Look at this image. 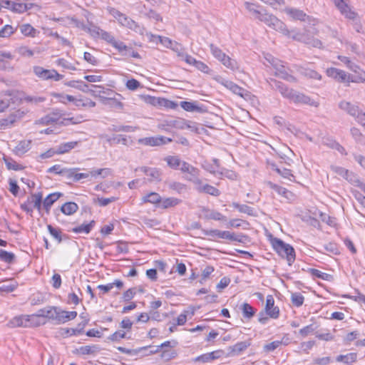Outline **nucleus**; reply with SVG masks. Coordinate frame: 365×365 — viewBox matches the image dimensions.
<instances>
[{"label":"nucleus","instance_id":"nucleus-1","mask_svg":"<svg viewBox=\"0 0 365 365\" xmlns=\"http://www.w3.org/2000/svg\"><path fill=\"white\" fill-rule=\"evenodd\" d=\"M272 82L273 84H272V86L273 88L279 91L283 97L288 98L294 103L306 104L314 107L318 106V103L308 96L294 91L292 88H288L285 84L280 81L273 80Z\"/></svg>","mask_w":365,"mask_h":365},{"label":"nucleus","instance_id":"nucleus-2","mask_svg":"<svg viewBox=\"0 0 365 365\" xmlns=\"http://www.w3.org/2000/svg\"><path fill=\"white\" fill-rule=\"evenodd\" d=\"M109 14L116 19L120 25L126 27L140 35L144 34V28L140 26L131 18L126 14L121 13L120 11L115 8L108 9Z\"/></svg>","mask_w":365,"mask_h":365},{"label":"nucleus","instance_id":"nucleus-3","mask_svg":"<svg viewBox=\"0 0 365 365\" xmlns=\"http://www.w3.org/2000/svg\"><path fill=\"white\" fill-rule=\"evenodd\" d=\"M265 59L274 67L275 69V76L282 78L289 82H296L297 78L291 75L289 73L291 70L288 68L284 63L278 59L274 58L271 54H267L265 56Z\"/></svg>","mask_w":365,"mask_h":365},{"label":"nucleus","instance_id":"nucleus-4","mask_svg":"<svg viewBox=\"0 0 365 365\" xmlns=\"http://www.w3.org/2000/svg\"><path fill=\"white\" fill-rule=\"evenodd\" d=\"M271 243L273 249L279 256L285 257L288 264L291 266L295 260V251L292 246L276 237L271 240Z\"/></svg>","mask_w":365,"mask_h":365},{"label":"nucleus","instance_id":"nucleus-5","mask_svg":"<svg viewBox=\"0 0 365 365\" xmlns=\"http://www.w3.org/2000/svg\"><path fill=\"white\" fill-rule=\"evenodd\" d=\"M257 19L273 29L282 33L284 35H288L289 34L284 22L278 19L274 15L266 13L265 11H262Z\"/></svg>","mask_w":365,"mask_h":365},{"label":"nucleus","instance_id":"nucleus-6","mask_svg":"<svg viewBox=\"0 0 365 365\" xmlns=\"http://www.w3.org/2000/svg\"><path fill=\"white\" fill-rule=\"evenodd\" d=\"M210 51L213 56L220 61L227 68L235 71L239 68L237 62L227 56L219 47L211 43L210 45Z\"/></svg>","mask_w":365,"mask_h":365},{"label":"nucleus","instance_id":"nucleus-7","mask_svg":"<svg viewBox=\"0 0 365 365\" xmlns=\"http://www.w3.org/2000/svg\"><path fill=\"white\" fill-rule=\"evenodd\" d=\"M202 232L206 236L217 237L220 239H225L229 240L230 241L239 242H242V238L245 237L243 235H236L229 231H222L216 229L203 230Z\"/></svg>","mask_w":365,"mask_h":365},{"label":"nucleus","instance_id":"nucleus-8","mask_svg":"<svg viewBox=\"0 0 365 365\" xmlns=\"http://www.w3.org/2000/svg\"><path fill=\"white\" fill-rule=\"evenodd\" d=\"M34 72L36 76L42 80H53L55 81H58L63 77V75L59 74L54 69H45L41 66H34Z\"/></svg>","mask_w":365,"mask_h":365},{"label":"nucleus","instance_id":"nucleus-9","mask_svg":"<svg viewBox=\"0 0 365 365\" xmlns=\"http://www.w3.org/2000/svg\"><path fill=\"white\" fill-rule=\"evenodd\" d=\"M327 75L334 79L336 81L345 83L349 86V73L346 71L336 68H329L326 71Z\"/></svg>","mask_w":365,"mask_h":365},{"label":"nucleus","instance_id":"nucleus-10","mask_svg":"<svg viewBox=\"0 0 365 365\" xmlns=\"http://www.w3.org/2000/svg\"><path fill=\"white\" fill-rule=\"evenodd\" d=\"M317 34H318V31H317V29H316L314 28L312 30H309V29H305L304 31V37H303V38L305 39V41H303L302 43H304L311 47L322 48H323L322 42L319 39L314 37V35H317Z\"/></svg>","mask_w":365,"mask_h":365},{"label":"nucleus","instance_id":"nucleus-11","mask_svg":"<svg viewBox=\"0 0 365 365\" xmlns=\"http://www.w3.org/2000/svg\"><path fill=\"white\" fill-rule=\"evenodd\" d=\"M172 141L171 138H166L164 136H156V137H146L140 138L138 140L139 144H142L148 146H160Z\"/></svg>","mask_w":365,"mask_h":365},{"label":"nucleus","instance_id":"nucleus-12","mask_svg":"<svg viewBox=\"0 0 365 365\" xmlns=\"http://www.w3.org/2000/svg\"><path fill=\"white\" fill-rule=\"evenodd\" d=\"M194 185L195 189L200 192H205L215 197L220 195V191L217 188L208 184L202 185V180L200 179H195Z\"/></svg>","mask_w":365,"mask_h":365},{"label":"nucleus","instance_id":"nucleus-13","mask_svg":"<svg viewBox=\"0 0 365 365\" xmlns=\"http://www.w3.org/2000/svg\"><path fill=\"white\" fill-rule=\"evenodd\" d=\"M251 345V340L240 341L233 346L228 347V355L230 356H238L245 351Z\"/></svg>","mask_w":365,"mask_h":365},{"label":"nucleus","instance_id":"nucleus-14","mask_svg":"<svg viewBox=\"0 0 365 365\" xmlns=\"http://www.w3.org/2000/svg\"><path fill=\"white\" fill-rule=\"evenodd\" d=\"M135 170H140L149 177V180L151 182H159L161 180V173L155 168L140 167L136 168Z\"/></svg>","mask_w":365,"mask_h":365},{"label":"nucleus","instance_id":"nucleus-15","mask_svg":"<svg viewBox=\"0 0 365 365\" xmlns=\"http://www.w3.org/2000/svg\"><path fill=\"white\" fill-rule=\"evenodd\" d=\"M274 300L272 295H268L266 299L265 311L267 315L273 319H277L279 315V309L274 307Z\"/></svg>","mask_w":365,"mask_h":365},{"label":"nucleus","instance_id":"nucleus-16","mask_svg":"<svg viewBox=\"0 0 365 365\" xmlns=\"http://www.w3.org/2000/svg\"><path fill=\"white\" fill-rule=\"evenodd\" d=\"M333 1L341 14L346 18L354 17V11L351 10L349 5L344 0H333Z\"/></svg>","mask_w":365,"mask_h":365},{"label":"nucleus","instance_id":"nucleus-17","mask_svg":"<svg viewBox=\"0 0 365 365\" xmlns=\"http://www.w3.org/2000/svg\"><path fill=\"white\" fill-rule=\"evenodd\" d=\"M30 317L29 315L16 316L9 321L8 325L12 328L27 327L29 326Z\"/></svg>","mask_w":365,"mask_h":365},{"label":"nucleus","instance_id":"nucleus-18","mask_svg":"<svg viewBox=\"0 0 365 365\" xmlns=\"http://www.w3.org/2000/svg\"><path fill=\"white\" fill-rule=\"evenodd\" d=\"M63 194L61 192H53L49 194L43 201V207L46 210L47 212H49V210L52 205L57 201L60 197H61Z\"/></svg>","mask_w":365,"mask_h":365},{"label":"nucleus","instance_id":"nucleus-19","mask_svg":"<svg viewBox=\"0 0 365 365\" xmlns=\"http://www.w3.org/2000/svg\"><path fill=\"white\" fill-rule=\"evenodd\" d=\"M331 169L334 173L341 176L348 181L353 182V178H354V175L351 172H349L347 169L336 165H331Z\"/></svg>","mask_w":365,"mask_h":365},{"label":"nucleus","instance_id":"nucleus-20","mask_svg":"<svg viewBox=\"0 0 365 365\" xmlns=\"http://www.w3.org/2000/svg\"><path fill=\"white\" fill-rule=\"evenodd\" d=\"M76 311H64L60 309V312L58 319V324L66 323L68 321L74 319L77 317Z\"/></svg>","mask_w":365,"mask_h":365},{"label":"nucleus","instance_id":"nucleus-21","mask_svg":"<svg viewBox=\"0 0 365 365\" xmlns=\"http://www.w3.org/2000/svg\"><path fill=\"white\" fill-rule=\"evenodd\" d=\"M339 107L354 117L358 113L359 108L357 106L351 104L350 102L342 101L339 103Z\"/></svg>","mask_w":365,"mask_h":365},{"label":"nucleus","instance_id":"nucleus-22","mask_svg":"<svg viewBox=\"0 0 365 365\" xmlns=\"http://www.w3.org/2000/svg\"><path fill=\"white\" fill-rule=\"evenodd\" d=\"M267 185L271 189L274 190L277 193L287 200H291L293 197L292 192L283 187L277 185L272 182H268Z\"/></svg>","mask_w":365,"mask_h":365},{"label":"nucleus","instance_id":"nucleus-23","mask_svg":"<svg viewBox=\"0 0 365 365\" xmlns=\"http://www.w3.org/2000/svg\"><path fill=\"white\" fill-rule=\"evenodd\" d=\"M222 354V351H221V350L212 351L210 353L205 354L197 356V358H195V361H202L204 363L208 362L212 360L220 358Z\"/></svg>","mask_w":365,"mask_h":365},{"label":"nucleus","instance_id":"nucleus-24","mask_svg":"<svg viewBox=\"0 0 365 365\" xmlns=\"http://www.w3.org/2000/svg\"><path fill=\"white\" fill-rule=\"evenodd\" d=\"M285 12L295 20L304 21L307 18H309L303 11L297 9L287 8Z\"/></svg>","mask_w":365,"mask_h":365},{"label":"nucleus","instance_id":"nucleus-25","mask_svg":"<svg viewBox=\"0 0 365 365\" xmlns=\"http://www.w3.org/2000/svg\"><path fill=\"white\" fill-rule=\"evenodd\" d=\"M204 213L205 218L207 220H226V217L222 215L220 212L213 210H209L207 208H204L202 210Z\"/></svg>","mask_w":365,"mask_h":365},{"label":"nucleus","instance_id":"nucleus-26","mask_svg":"<svg viewBox=\"0 0 365 365\" xmlns=\"http://www.w3.org/2000/svg\"><path fill=\"white\" fill-rule=\"evenodd\" d=\"M77 145V141H71L61 143L56 148L57 155H62L68 153L70 150L76 148Z\"/></svg>","mask_w":365,"mask_h":365},{"label":"nucleus","instance_id":"nucleus-27","mask_svg":"<svg viewBox=\"0 0 365 365\" xmlns=\"http://www.w3.org/2000/svg\"><path fill=\"white\" fill-rule=\"evenodd\" d=\"M180 106L185 110L189 111V112L197 111V112H199V113H202V112L205 111V110L203 109L202 107L199 106L195 102L181 101L180 102Z\"/></svg>","mask_w":365,"mask_h":365},{"label":"nucleus","instance_id":"nucleus-28","mask_svg":"<svg viewBox=\"0 0 365 365\" xmlns=\"http://www.w3.org/2000/svg\"><path fill=\"white\" fill-rule=\"evenodd\" d=\"M31 140H21L15 147V153L17 155H22L26 153L31 148Z\"/></svg>","mask_w":365,"mask_h":365},{"label":"nucleus","instance_id":"nucleus-29","mask_svg":"<svg viewBox=\"0 0 365 365\" xmlns=\"http://www.w3.org/2000/svg\"><path fill=\"white\" fill-rule=\"evenodd\" d=\"M67 86L77 88L84 93L88 92L89 85L86 83L84 81L78 80V81H70L65 83Z\"/></svg>","mask_w":365,"mask_h":365},{"label":"nucleus","instance_id":"nucleus-30","mask_svg":"<svg viewBox=\"0 0 365 365\" xmlns=\"http://www.w3.org/2000/svg\"><path fill=\"white\" fill-rule=\"evenodd\" d=\"M78 209V205L73 202H66L61 207V212L66 215H73Z\"/></svg>","mask_w":365,"mask_h":365},{"label":"nucleus","instance_id":"nucleus-31","mask_svg":"<svg viewBox=\"0 0 365 365\" xmlns=\"http://www.w3.org/2000/svg\"><path fill=\"white\" fill-rule=\"evenodd\" d=\"M357 359V354L354 352L348 353L345 355H339L336 358L337 362H343L344 364H351L355 362Z\"/></svg>","mask_w":365,"mask_h":365},{"label":"nucleus","instance_id":"nucleus-32","mask_svg":"<svg viewBox=\"0 0 365 365\" xmlns=\"http://www.w3.org/2000/svg\"><path fill=\"white\" fill-rule=\"evenodd\" d=\"M241 310L244 318L250 319H252L256 312V310L248 303H243L241 305Z\"/></svg>","mask_w":365,"mask_h":365},{"label":"nucleus","instance_id":"nucleus-33","mask_svg":"<svg viewBox=\"0 0 365 365\" xmlns=\"http://www.w3.org/2000/svg\"><path fill=\"white\" fill-rule=\"evenodd\" d=\"M232 207L237 209L239 212H240L242 213H245L250 216L255 215L254 209L247 205H242L238 202H234L232 203Z\"/></svg>","mask_w":365,"mask_h":365},{"label":"nucleus","instance_id":"nucleus-34","mask_svg":"<svg viewBox=\"0 0 365 365\" xmlns=\"http://www.w3.org/2000/svg\"><path fill=\"white\" fill-rule=\"evenodd\" d=\"M88 323V319L79 323L78 324V327L76 329H73V328H66L64 329L65 334L69 336L78 335L83 332V329Z\"/></svg>","mask_w":365,"mask_h":365},{"label":"nucleus","instance_id":"nucleus-35","mask_svg":"<svg viewBox=\"0 0 365 365\" xmlns=\"http://www.w3.org/2000/svg\"><path fill=\"white\" fill-rule=\"evenodd\" d=\"M42 197V193L40 192L31 195L29 199L30 203H33V209L35 208L40 212L41 209V205H43Z\"/></svg>","mask_w":365,"mask_h":365},{"label":"nucleus","instance_id":"nucleus-36","mask_svg":"<svg viewBox=\"0 0 365 365\" xmlns=\"http://www.w3.org/2000/svg\"><path fill=\"white\" fill-rule=\"evenodd\" d=\"M142 201L144 203L149 202L151 204H157L161 202V197L158 193L152 192L143 196L142 198Z\"/></svg>","mask_w":365,"mask_h":365},{"label":"nucleus","instance_id":"nucleus-37","mask_svg":"<svg viewBox=\"0 0 365 365\" xmlns=\"http://www.w3.org/2000/svg\"><path fill=\"white\" fill-rule=\"evenodd\" d=\"M12 92L7 91L4 95V98L0 100V113L4 112L9 106L12 101Z\"/></svg>","mask_w":365,"mask_h":365},{"label":"nucleus","instance_id":"nucleus-38","mask_svg":"<svg viewBox=\"0 0 365 365\" xmlns=\"http://www.w3.org/2000/svg\"><path fill=\"white\" fill-rule=\"evenodd\" d=\"M21 34L26 36L35 37L38 31L29 24H25L20 26Z\"/></svg>","mask_w":365,"mask_h":365},{"label":"nucleus","instance_id":"nucleus-39","mask_svg":"<svg viewBox=\"0 0 365 365\" xmlns=\"http://www.w3.org/2000/svg\"><path fill=\"white\" fill-rule=\"evenodd\" d=\"M95 225V221L94 220H92L88 224H83L80 226H78V227H73L72 229V232H75V233H86V234H88L91 229L93 228V227Z\"/></svg>","mask_w":365,"mask_h":365},{"label":"nucleus","instance_id":"nucleus-40","mask_svg":"<svg viewBox=\"0 0 365 365\" xmlns=\"http://www.w3.org/2000/svg\"><path fill=\"white\" fill-rule=\"evenodd\" d=\"M16 256L12 252H9L4 250H0V260L8 263L12 264L14 262Z\"/></svg>","mask_w":365,"mask_h":365},{"label":"nucleus","instance_id":"nucleus-41","mask_svg":"<svg viewBox=\"0 0 365 365\" xmlns=\"http://www.w3.org/2000/svg\"><path fill=\"white\" fill-rule=\"evenodd\" d=\"M168 165L175 170H178L181 165V160L178 156H168L165 158Z\"/></svg>","mask_w":365,"mask_h":365},{"label":"nucleus","instance_id":"nucleus-42","mask_svg":"<svg viewBox=\"0 0 365 365\" xmlns=\"http://www.w3.org/2000/svg\"><path fill=\"white\" fill-rule=\"evenodd\" d=\"M60 312V308L57 307H48V311H46V318L53 320L58 324V319Z\"/></svg>","mask_w":365,"mask_h":365},{"label":"nucleus","instance_id":"nucleus-43","mask_svg":"<svg viewBox=\"0 0 365 365\" xmlns=\"http://www.w3.org/2000/svg\"><path fill=\"white\" fill-rule=\"evenodd\" d=\"M304 301V296L299 292L292 293L291 302L292 304L297 307H301Z\"/></svg>","mask_w":365,"mask_h":365},{"label":"nucleus","instance_id":"nucleus-44","mask_svg":"<svg viewBox=\"0 0 365 365\" xmlns=\"http://www.w3.org/2000/svg\"><path fill=\"white\" fill-rule=\"evenodd\" d=\"M107 141L110 143H122L123 145H128V139L126 136L123 135H114L112 138H109L107 139Z\"/></svg>","mask_w":365,"mask_h":365},{"label":"nucleus","instance_id":"nucleus-45","mask_svg":"<svg viewBox=\"0 0 365 365\" xmlns=\"http://www.w3.org/2000/svg\"><path fill=\"white\" fill-rule=\"evenodd\" d=\"M24 115V112L21 111V110H16L9 114L7 118L9 119V123L13 126L14 124L21 118H22Z\"/></svg>","mask_w":365,"mask_h":365},{"label":"nucleus","instance_id":"nucleus-46","mask_svg":"<svg viewBox=\"0 0 365 365\" xmlns=\"http://www.w3.org/2000/svg\"><path fill=\"white\" fill-rule=\"evenodd\" d=\"M48 230L51 235L58 241V243L62 242L61 232L59 229L53 227L51 225H47Z\"/></svg>","mask_w":365,"mask_h":365},{"label":"nucleus","instance_id":"nucleus-47","mask_svg":"<svg viewBox=\"0 0 365 365\" xmlns=\"http://www.w3.org/2000/svg\"><path fill=\"white\" fill-rule=\"evenodd\" d=\"M309 272L313 277H317L319 279H322L323 280H329V278L331 277L330 274L325 273V272H322V271L317 269H313V268L309 269Z\"/></svg>","mask_w":365,"mask_h":365},{"label":"nucleus","instance_id":"nucleus-48","mask_svg":"<svg viewBox=\"0 0 365 365\" xmlns=\"http://www.w3.org/2000/svg\"><path fill=\"white\" fill-rule=\"evenodd\" d=\"M26 7L24 4L12 1L10 10L14 13L22 14L26 11Z\"/></svg>","mask_w":365,"mask_h":365},{"label":"nucleus","instance_id":"nucleus-49","mask_svg":"<svg viewBox=\"0 0 365 365\" xmlns=\"http://www.w3.org/2000/svg\"><path fill=\"white\" fill-rule=\"evenodd\" d=\"M245 8L250 12L252 13L255 15L256 19L258 17V16L262 11L258 9V8H259L260 6L256 5V4H252V3H250V2L246 1V2H245Z\"/></svg>","mask_w":365,"mask_h":365},{"label":"nucleus","instance_id":"nucleus-50","mask_svg":"<svg viewBox=\"0 0 365 365\" xmlns=\"http://www.w3.org/2000/svg\"><path fill=\"white\" fill-rule=\"evenodd\" d=\"M93 96H100L101 93H105L104 88L102 86L91 85L88 88V92Z\"/></svg>","mask_w":365,"mask_h":365},{"label":"nucleus","instance_id":"nucleus-51","mask_svg":"<svg viewBox=\"0 0 365 365\" xmlns=\"http://www.w3.org/2000/svg\"><path fill=\"white\" fill-rule=\"evenodd\" d=\"M354 18H348L349 19L352 20V27L353 29L358 33L362 32V25L361 24L360 19L358 17V14L354 11Z\"/></svg>","mask_w":365,"mask_h":365},{"label":"nucleus","instance_id":"nucleus-52","mask_svg":"<svg viewBox=\"0 0 365 365\" xmlns=\"http://www.w3.org/2000/svg\"><path fill=\"white\" fill-rule=\"evenodd\" d=\"M277 173H278L282 178H284L285 179L289 180L290 181H294V180L295 177L292 173V171L289 169H287V168L281 169V168H279V170H277Z\"/></svg>","mask_w":365,"mask_h":365},{"label":"nucleus","instance_id":"nucleus-53","mask_svg":"<svg viewBox=\"0 0 365 365\" xmlns=\"http://www.w3.org/2000/svg\"><path fill=\"white\" fill-rule=\"evenodd\" d=\"M180 200L177 198L169 197V198H166L165 200L162 201L161 206L163 208H168V207H173L175 205H178L180 203Z\"/></svg>","mask_w":365,"mask_h":365},{"label":"nucleus","instance_id":"nucleus-54","mask_svg":"<svg viewBox=\"0 0 365 365\" xmlns=\"http://www.w3.org/2000/svg\"><path fill=\"white\" fill-rule=\"evenodd\" d=\"M289 31V34L287 36L292 38L293 40H295V41H299L302 43L303 41H305V39L303 38L304 31L301 32V31H297L296 30H292L291 31Z\"/></svg>","mask_w":365,"mask_h":365},{"label":"nucleus","instance_id":"nucleus-55","mask_svg":"<svg viewBox=\"0 0 365 365\" xmlns=\"http://www.w3.org/2000/svg\"><path fill=\"white\" fill-rule=\"evenodd\" d=\"M79 168H63V172L61 176L64 177L66 179L68 180H73V175L75 171H79Z\"/></svg>","mask_w":365,"mask_h":365},{"label":"nucleus","instance_id":"nucleus-56","mask_svg":"<svg viewBox=\"0 0 365 365\" xmlns=\"http://www.w3.org/2000/svg\"><path fill=\"white\" fill-rule=\"evenodd\" d=\"M233 93L238 95L239 96L245 98L249 95V92L243 88L239 86L235 83L231 91Z\"/></svg>","mask_w":365,"mask_h":365},{"label":"nucleus","instance_id":"nucleus-57","mask_svg":"<svg viewBox=\"0 0 365 365\" xmlns=\"http://www.w3.org/2000/svg\"><path fill=\"white\" fill-rule=\"evenodd\" d=\"M126 338V333L124 331H116L108 337L112 341H119L121 339Z\"/></svg>","mask_w":365,"mask_h":365},{"label":"nucleus","instance_id":"nucleus-58","mask_svg":"<svg viewBox=\"0 0 365 365\" xmlns=\"http://www.w3.org/2000/svg\"><path fill=\"white\" fill-rule=\"evenodd\" d=\"M172 125L179 129L191 128L192 127L189 125L188 122L184 119H178L173 121Z\"/></svg>","mask_w":365,"mask_h":365},{"label":"nucleus","instance_id":"nucleus-59","mask_svg":"<svg viewBox=\"0 0 365 365\" xmlns=\"http://www.w3.org/2000/svg\"><path fill=\"white\" fill-rule=\"evenodd\" d=\"M282 344V341H274L264 346V351L266 352L273 351Z\"/></svg>","mask_w":365,"mask_h":365},{"label":"nucleus","instance_id":"nucleus-60","mask_svg":"<svg viewBox=\"0 0 365 365\" xmlns=\"http://www.w3.org/2000/svg\"><path fill=\"white\" fill-rule=\"evenodd\" d=\"M137 289L135 287L130 288L123 294V299L125 302L131 300L136 294Z\"/></svg>","mask_w":365,"mask_h":365},{"label":"nucleus","instance_id":"nucleus-61","mask_svg":"<svg viewBox=\"0 0 365 365\" xmlns=\"http://www.w3.org/2000/svg\"><path fill=\"white\" fill-rule=\"evenodd\" d=\"M114 47L118 52L122 53L124 51H128L130 49L128 46H127L123 41L115 40L111 45Z\"/></svg>","mask_w":365,"mask_h":365},{"label":"nucleus","instance_id":"nucleus-62","mask_svg":"<svg viewBox=\"0 0 365 365\" xmlns=\"http://www.w3.org/2000/svg\"><path fill=\"white\" fill-rule=\"evenodd\" d=\"M100 37L110 45H112L113 41L115 40V38L110 33L104 30H102L101 32Z\"/></svg>","mask_w":365,"mask_h":365},{"label":"nucleus","instance_id":"nucleus-63","mask_svg":"<svg viewBox=\"0 0 365 365\" xmlns=\"http://www.w3.org/2000/svg\"><path fill=\"white\" fill-rule=\"evenodd\" d=\"M14 33V28L10 25H6L1 29H0V37H9Z\"/></svg>","mask_w":365,"mask_h":365},{"label":"nucleus","instance_id":"nucleus-64","mask_svg":"<svg viewBox=\"0 0 365 365\" xmlns=\"http://www.w3.org/2000/svg\"><path fill=\"white\" fill-rule=\"evenodd\" d=\"M126 88L130 91H135L140 87V83L136 79L128 80L125 83Z\"/></svg>","mask_w":365,"mask_h":365}]
</instances>
